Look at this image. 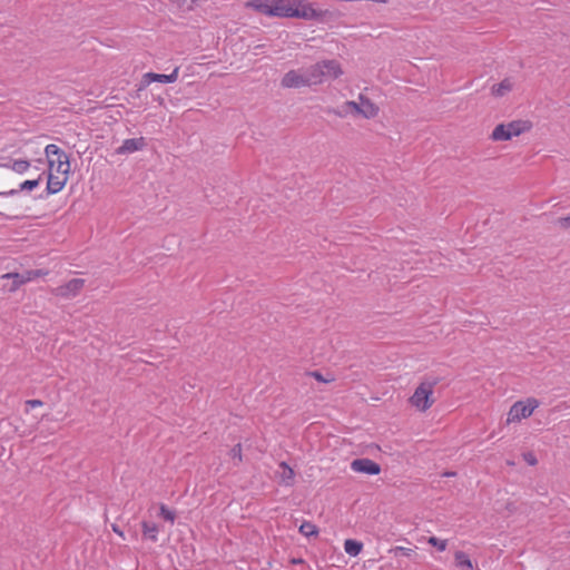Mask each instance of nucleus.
Here are the masks:
<instances>
[{
  "mask_svg": "<svg viewBox=\"0 0 570 570\" xmlns=\"http://www.w3.org/2000/svg\"><path fill=\"white\" fill-rule=\"evenodd\" d=\"M40 184V177L37 178V179H32V180H24L21 185H20V189L21 190H33L35 188H37Z\"/></svg>",
  "mask_w": 570,
  "mask_h": 570,
  "instance_id": "b1692460",
  "label": "nucleus"
},
{
  "mask_svg": "<svg viewBox=\"0 0 570 570\" xmlns=\"http://www.w3.org/2000/svg\"><path fill=\"white\" fill-rule=\"evenodd\" d=\"M351 469L356 473H364L368 475H377L381 473L379 463L371 459H356L351 463Z\"/></svg>",
  "mask_w": 570,
  "mask_h": 570,
  "instance_id": "9b49d317",
  "label": "nucleus"
},
{
  "mask_svg": "<svg viewBox=\"0 0 570 570\" xmlns=\"http://www.w3.org/2000/svg\"><path fill=\"white\" fill-rule=\"evenodd\" d=\"M229 455L233 460H236L237 463H240L243 461L242 445L239 443L234 445L229 452Z\"/></svg>",
  "mask_w": 570,
  "mask_h": 570,
  "instance_id": "4be33fe9",
  "label": "nucleus"
},
{
  "mask_svg": "<svg viewBox=\"0 0 570 570\" xmlns=\"http://www.w3.org/2000/svg\"><path fill=\"white\" fill-rule=\"evenodd\" d=\"M380 112L379 106L368 97L360 95L357 100L345 101L341 105L337 115L340 117L375 118Z\"/></svg>",
  "mask_w": 570,
  "mask_h": 570,
  "instance_id": "20e7f679",
  "label": "nucleus"
},
{
  "mask_svg": "<svg viewBox=\"0 0 570 570\" xmlns=\"http://www.w3.org/2000/svg\"><path fill=\"white\" fill-rule=\"evenodd\" d=\"M513 88H514L513 80L510 78H505L502 81H500L499 83L494 85L491 88V92L495 97H503L507 94L511 92L513 90Z\"/></svg>",
  "mask_w": 570,
  "mask_h": 570,
  "instance_id": "ddd939ff",
  "label": "nucleus"
},
{
  "mask_svg": "<svg viewBox=\"0 0 570 570\" xmlns=\"http://www.w3.org/2000/svg\"><path fill=\"white\" fill-rule=\"evenodd\" d=\"M436 384V379L425 377L421 380L407 400L410 406L420 413L429 411L436 401L434 395Z\"/></svg>",
  "mask_w": 570,
  "mask_h": 570,
  "instance_id": "7ed1b4c3",
  "label": "nucleus"
},
{
  "mask_svg": "<svg viewBox=\"0 0 570 570\" xmlns=\"http://www.w3.org/2000/svg\"><path fill=\"white\" fill-rule=\"evenodd\" d=\"M429 544L435 547L439 551H444L448 548V540L439 539L436 537H430L428 539Z\"/></svg>",
  "mask_w": 570,
  "mask_h": 570,
  "instance_id": "412c9836",
  "label": "nucleus"
},
{
  "mask_svg": "<svg viewBox=\"0 0 570 570\" xmlns=\"http://www.w3.org/2000/svg\"><path fill=\"white\" fill-rule=\"evenodd\" d=\"M24 404H26L27 411H29L31 409L41 407L43 405V402L41 400H38V399H32V400L26 401Z\"/></svg>",
  "mask_w": 570,
  "mask_h": 570,
  "instance_id": "393cba45",
  "label": "nucleus"
},
{
  "mask_svg": "<svg viewBox=\"0 0 570 570\" xmlns=\"http://www.w3.org/2000/svg\"><path fill=\"white\" fill-rule=\"evenodd\" d=\"M532 128V122L527 119H517L509 122H502L494 127L490 135L492 141H508L519 137Z\"/></svg>",
  "mask_w": 570,
  "mask_h": 570,
  "instance_id": "0eeeda50",
  "label": "nucleus"
},
{
  "mask_svg": "<svg viewBox=\"0 0 570 570\" xmlns=\"http://www.w3.org/2000/svg\"><path fill=\"white\" fill-rule=\"evenodd\" d=\"M179 75V67H176L171 73L169 75H163V73H155V72H147L142 76L140 90L145 87H148L151 82H164V83H171L175 82L178 79Z\"/></svg>",
  "mask_w": 570,
  "mask_h": 570,
  "instance_id": "9d476101",
  "label": "nucleus"
},
{
  "mask_svg": "<svg viewBox=\"0 0 570 570\" xmlns=\"http://www.w3.org/2000/svg\"><path fill=\"white\" fill-rule=\"evenodd\" d=\"M455 564L459 568L466 569V570H473V563L469 556L463 551H456L454 553Z\"/></svg>",
  "mask_w": 570,
  "mask_h": 570,
  "instance_id": "f3484780",
  "label": "nucleus"
},
{
  "mask_svg": "<svg viewBox=\"0 0 570 570\" xmlns=\"http://www.w3.org/2000/svg\"><path fill=\"white\" fill-rule=\"evenodd\" d=\"M3 166L10 168L11 170H13L18 174H23V173L28 171V169L30 168V163L24 159H16L10 165H3Z\"/></svg>",
  "mask_w": 570,
  "mask_h": 570,
  "instance_id": "a211bd4d",
  "label": "nucleus"
},
{
  "mask_svg": "<svg viewBox=\"0 0 570 570\" xmlns=\"http://www.w3.org/2000/svg\"><path fill=\"white\" fill-rule=\"evenodd\" d=\"M282 86L285 88H299L305 86H312L309 82L308 70H291L282 79Z\"/></svg>",
  "mask_w": 570,
  "mask_h": 570,
  "instance_id": "6e6552de",
  "label": "nucleus"
},
{
  "mask_svg": "<svg viewBox=\"0 0 570 570\" xmlns=\"http://www.w3.org/2000/svg\"><path fill=\"white\" fill-rule=\"evenodd\" d=\"M317 381H321V382H325L324 379L322 377L321 373L318 372H313L312 374Z\"/></svg>",
  "mask_w": 570,
  "mask_h": 570,
  "instance_id": "c756f323",
  "label": "nucleus"
},
{
  "mask_svg": "<svg viewBox=\"0 0 570 570\" xmlns=\"http://www.w3.org/2000/svg\"><path fill=\"white\" fill-rule=\"evenodd\" d=\"M3 277H4V278H10V277H16V278H18V277H19V274H17V273H8V274L3 275Z\"/></svg>",
  "mask_w": 570,
  "mask_h": 570,
  "instance_id": "7c9ffc66",
  "label": "nucleus"
},
{
  "mask_svg": "<svg viewBox=\"0 0 570 570\" xmlns=\"http://www.w3.org/2000/svg\"><path fill=\"white\" fill-rule=\"evenodd\" d=\"M17 193V190L14 189H11L10 191L8 193H0V195H14Z\"/></svg>",
  "mask_w": 570,
  "mask_h": 570,
  "instance_id": "2f4dec72",
  "label": "nucleus"
},
{
  "mask_svg": "<svg viewBox=\"0 0 570 570\" xmlns=\"http://www.w3.org/2000/svg\"><path fill=\"white\" fill-rule=\"evenodd\" d=\"M282 472L279 473V480L285 485H292L294 482V470L285 462L279 464Z\"/></svg>",
  "mask_w": 570,
  "mask_h": 570,
  "instance_id": "2eb2a0df",
  "label": "nucleus"
},
{
  "mask_svg": "<svg viewBox=\"0 0 570 570\" xmlns=\"http://www.w3.org/2000/svg\"><path fill=\"white\" fill-rule=\"evenodd\" d=\"M558 225L562 229H570V216L560 218Z\"/></svg>",
  "mask_w": 570,
  "mask_h": 570,
  "instance_id": "bb28decb",
  "label": "nucleus"
},
{
  "mask_svg": "<svg viewBox=\"0 0 570 570\" xmlns=\"http://www.w3.org/2000/svg\"><path fill=\"white\" fill-rule=\"evenodd\" d=\"M112 531L118 534L121 539H125L124 531L120 530L116 524L112 525Z\"/></svg>",
  "mask_w": 570,
  "mask_h": 570,
  "instance_id": "c85d7f7f",
  "label": "nucleus"
},
{
  "mask_svg": "<svg viewBox=\"0 0 570 570\" xmlns=\"http://www.w3.org/2000/svg\"><path fill=\"white\" fill-rule=\"evenodd\" d=\"M41 275H45V273H42L41 271L30 272L29 276L27 278L21 279L20 283L22 284L27 281H31L32 278L39 277Z\"/></svg>",
  "mask_w": 570,
  "mask_h": 570,
  "instance_id": "cd10ccee",
  "label": "nucleus"
},
{
  "mask_svg": "<svg viewBox=\"0 0 570 570\" xmlns=\"http://www.w3.org/2000/svg\"><path fill=\"white\" fill-rule=\"evenodd\" d=\"M344 550L351 557H356L363 550V543L354 539H346L344 541Z\"/></svg>",
  "mask_w": 570,
  "mask_h": 570,
  "instance_id": "dca6fc26",
  "label": "nucleus"
},
{
  "mask_svg": "<svg viewBox=\"0 0 570 570\" xmlns=\"http://www.w3.org/2000/svg\"><path fill=\"white\" fill-rule=\"evenodd\" d=\"M146 146L145 138H129L122 141V145L117 149L118 155L132 154L141 150Z\"/></svg>",
  "mask_w": 570,
  "mask_h": 570,
  "instance_id": "f8f14e48",
  "label": "nucleus"
},
{
  "mask_svg": "<svg viewBox=\"0 0 570 570\" xmlns=\"http://www.w3.org/2000/svg\"><path fill=\"white\" fill-rule=\"evenodd\" d=\"M391 552H393L395 554L400 552L403 556L410 557V556H412L413 550L411 548H405V547L397 546V547L391 549Z\"/></svg>",
  "mask_w": 570,
  "mask_h": 570,
  "instance_id": "a878e982",
  "label": "nucleus"
},
{
  "mask_svg": "<svg viewBox=\"0 0 570 570\" xmlns=\"http://www.w3.org/2000/svg\"><path fill=\"white\" fill-rule=\"evenodd\" d=\"M141 530H142L144 538H146L153 542L158 541L159 527L157 523L150 522V521H142Z\"/></svg>",
  "mask_w": 570,
  "mask_h": 570,
  "instance_id": "4468645a",
  "label": "nucleus"
},
{
  "mask_svg": "<svg viewBox=\"0 0 570 570\" xmlns=\"http://www.w3.org/2000/svg\"><path fill=\"white\" fill-rule=\"evenodd\" d=\"M307 70L312 86L327 80H335L344 73L341 62L335 59L321 60Z\"/></svg>",
  "mask_w": 570,
  "mask_h": 570,
  "instance_id": "39448f33",
  "label": "nucleus"
},
{
  "mask_svg": "<svg viewBox=\"0 0 570 570\" xmlns=\"http://www.w3.org/2000/svg\"><path fill=\"white\" fill-rule=\"evenodd\" d=\"M294 563H302L303 560L302 559H298V560H293Z\"/></svg>",
  "mask_w": 570,
  "mask_h": 570,
  "instance_id": "72a5a7b5",
  "label": "nucleus"
},
{
  "mask_svg": "<svg viewBox=\"0 0 570 570\" xmlns=\"http://www.w3.org/2000/svg\"><path fill=\"white\" fill-rule=\"evenodd\" d=\"M159 517L173 524L176 520V512L161 503L159 505Z\"/></svg>",
  "mask_w": 570,
  "mask_h": 570,
  "instance_id": "aec40b11",
  "label": "nucleus"
},
{
  "mask_svg": "<svg viewBox=\"0 0 570 570\" xmlns=\"http://www.w3.org/2000/svg\"><path fill=\"white\" fill-rule=\"evenodd\" d=\"M45 156L48 163L47 191L57 194L68 183L71 171L70 159L67 153L55 144L46 146Z\"/></svg>",
  "mask_w": 570,
  "mask_h": 570,
  "instance_id": "f03ea898",
  "label": "nucleus"
},
{
  "mask_svg": "<svg viewBox=\"0 0 570 570\" xmlns=\"http://www.w3.org/2000/svg\"><path fill=\"white\" fill-rule=\"evenodd\" d=\"M539 406L540 401L533 396L515 401L507 412L504 424L507 426L520 424L531 417Z\"/></svg>",
  "mask_w": 570,
  "mask_h": 570,
  "instance_id": "423d86ee",
  "label": "nucleus"
},
{
  "mask_svg": "<svg viewBox=\"0 0 570 570\" xmlns=\"http://www.w3.org/2000/svg\"><path fill=\"white\" fill-rule=\"evenodd\" d=\"M522 459L530 466H534L538 464V459L535 454L531 451L522 453Z\"/></svg>",
  "mask_w": 570,
  "mask_h": 570,
  "instance_id": "5701e85b",
  "label": "nucleus"
},
{
  "mask_svg": "<svg viewBox=\"0 0 570 570\" xmlns=\"http://www.w3.org/2000/svg\"><path fill=\"white\" fill-rule=\"evenodd\" d=\"M244 7L267 18L322 20L327 11L309 0H248Z\"/></svg>",
  "mask_w": 570,
  "mask_h": 570,
  "instance_id": "f257e3e1",
  "label": "nucleus"
},
{
  "mask_svg": "<svg viewBox=\"0 0 570 570\" xmlns=\"http://www.w3.org/2000/svg\"><path fill=\"white\" fill-rule=\"evenodd\" d=\"M299 532L306 538L316 537L318 534V528L309 521H304L299 527Z\"/></svg>",
  "mask_w": 570,
  "mask_h": 570,
  "instance_id": "6ab92c4d",
  "label": "nucleus"
},
{
  "mask_svg": "<svg viewBox=\"0 0 570 570\" xmlns=\"http://www.w3.org/2000/svg\"><path fill=\"white\" fill-rule=\"evenodd\" d=\"M445 476H455V472H446L444 473Z\"/></svg>",
  "mask_w": 570,
  "mask_h": 570,
  "instance_id": "473e14b6",
  "label": "nucleus"
},
{
  "mask_svg": "<svg viewBox=\"0 0 570 570\" xmlns=\"http://www.w3.org/2000/svg\"><path fill=\"white\" fill-rule=\"evenodd\" d=\"M85 286V281L82 278H72L65 283L63 285L55 288L53 293L57 296L63 298H70L77 296Z\"/></svg>",
  "mask_w": 570,
  "mask_h": 570,
  "instance_id": "1a4fd4ad",
  "label": "nucleus"
}]
</instances>
